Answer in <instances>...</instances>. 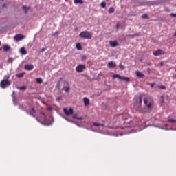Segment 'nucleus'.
Returning <instances> with one entry per match:
<instances>
[{"instance_id": "f257e3e1", "label": "nucleus", "mask_w": 176, "mask_h": 176, "mask_svg": "<svg viewBox=\"0 0 176 176\" xmlns=\"http://www.w3.org/2000/svg\"><path fill=\"white\" fill-rule=\"evenodd\" d=\"M118 121L123 122L126 127H133V122H134L127 114L114 116L113 123H117Z\"/></svg>"}, {"instance_id": "f03ea898", "label": "nucleus", "mask_w": 176, "mask_h": 176, "mask_svg": "<svg viewBox=\"0 0 176 176\" xmlns=\"http://www.w3.org/2000/svg\"><path fill=\"white\" fill-rule=\"evenodd\" d=\"M144 104L148 109H152L155 102H153V98L149 96H146L144 98Z\"/></svg>"}, {"instance_id": "7ed1b4c3", "label": "nucleus", "mask_w": 176, "mask_h": 176, "mask_svg": "<svg viewBox=\"0 0 176 176\" xmlns=\"http://www.w3.org/2000/svg\"><path fill=\"white\" fill-rule=\"evenodd\" d=\"M79 37L82 38L83 39H91L93 35L89 31H83L80 33Z\"/></svg>"}, {"instance_id": "20e7f679", "label": "nucleus", "mask_w": 176, "mask_h": 176, "mask_svg": "<svg viewBox=\"0 0 176 176\" xmlns=\"http://www.w3.org/2000/svg\"><path fill=\"white\" fill-rule=\"evenodd\" d=\"M10 81H9V76H7L6 79H3L0 82V86L2 89H5L6 86H10Z\"/></svg>"}, {"instance_id": "39448f33", "label": "nucleus", "mask_w": 176, "mask_h": 176, "mask_svg": "<svg viewBox=\"0 0 176 176\" xmlns=\"http://www.w3.org/2000/svg\"><path fill=\"white\" fill-rule=\"evenodd\" d=\"M25 111L28 115H30V116H33V118H35L36 111L34 107H29L28 109H26Z\"/></svg>"}, {"instance_id": "423d86ee", "label": "nucleus", "mask_w": 176, "mask_h": 176, "mask_svg": "<svg viewBox=\"0 0 176 176\" xmlns=\"http://www.w3.org/2000/svg\"><path fill=\"white\" fill-rule=\"evenodd\" d=\"M63 112L66 116H72L74 115V109L69 108L68 109L67 108H63Z\"/></svg>"}, {"instance_id": "0eeeda50", "label": "nucleus", "mask_w": 176, "mask_h": 176, "mask_svg": "<svg viewBox=\"0 0 176 176\" xmlns=\"http://www.w3.org/2000/svg\"><path fill=\"white\" fill-rule=\"evenodd\" d=\"M116 78H118V79H121L122 80H124V82H130V78L129 77H124V76H121L119 74H115L113 76V79H116Z\"/></svg>"}, {"instance_id": "6e6552de", "label": "nucleus", "mask_w": 176, "mask_h": 176, "mask_svg": "<svg viewBox=\"0 0 176 176\" xmlns=\"http://www.w3.org/2000/svg\"><path fill=\"white\" fill-rule=\"evenodd\" d=\"M135 103L140 109V108H141V105L142 104V96L137 97L135 98Z\"/></svg>"}, {"instance_id": "1a4fd4ad", "label": "nucleus", "mask_w": 176, "mask_h": 176, "mask_svg": "<svg viewBox=\"0 0 176 176\" xmlns=\"http://www.w3.org/2000/svg\"><path fill=\"white\" fill-rule=\"evenodd\" d=\"M85 69H86V66L85 65H78L76 68L77 72H83Z\"/></svg>"}, {"instance_id": "9d476101", "label": "nucleus", "mask_w": 176, "mask_h": 176, "mask_svg": "<svg viewBox=\"0 0 176 176\" xmlns=\"http://www.w3.org/2000/svg\"><path fill=\"white\" fill-rule=\"evenodd\" d=\"M163 54H164V51H163L161 49H158L155 52H153V56H155V57H157L159 56H162Z\"/></svg>"}, {"instance_id": "9b49d317", "label": "nucleus", "mask_w": 176, "mask_h": 176, "mask_svg": "<svg viewBox=\"0 0 176 176\" xmlns=\"http://www.w3.org/2000/svg\"><path fill=\"white\" fill-rule=\"evenodd\" d=\"M109 45L111 46V47H116V46H119V43H118V41L115 40L113 41H110Z\"/></svg>"}, {"instance_id": "f8f14e48", "label": "nucleus", "mask_w": 176, "mask_h": 176, "mask_svg": "<svg viewBox=\"0 0 176 176\" xmlns=\"http://www.w3.org/2000/svg\"><path fill=\"white\" fill-rule=\"evenodd\" d=\"M24 69H25L26 71H32V69H34V66L31 64L25 65L24 66Z\"/></svg>"}, {"instance_id": "ddd939ff", "label": "nucleus", "mask_w": 176, "mask_h": 176, "mask_svg": "<svg viewBox=\"0 0 176 176\" xmlns=\"http://www.w3.org/2000/svg\"><path fill=\"white\" fill-rule=\"evenodd\" d=\"M15 41H23L24 39V35L23 34H16L14 36Z\"/></svg>"}, {"instance_id": "4468645a", "label": "nucleus", "mask_w": 176, "mask_h": 176, "mask_svg": "<svg viewBox=\"0 0 176 176\" xmlns=\"http://www.w3.org/2000/svg\"><path fill=\"white\" fill-rule=\"evenodd\" d=\"M108 67L109 68H116V64L113 61H110L108 63Z\"/></svg>"}, {"instance_id": "2eb2a0df", "label": "nucleus", "mask_w": 176, "mask_h": 176, "mask_svg": "<svg viewBox=\"0 0 176 176\" xmlns=\"http://www.w3.org/2000/svg\"><path fill=\"white\" fill-rule=\"evenodd\" d=\"M135 74H136V76H138V78H144L145 77V75L143 74V73L140 71H136Z\"/></svg>"}, {"instance_id": "dca6fc26", "label": "nucleus", "mask_w": 176, "mask_h": 176, "mask_svg": "<svg viewBox=\"0 0 176 176\" xmlns=\"http://www.w3.org/2000/svg\"><path fill=\"white\" fill-rule=\"evenodd\" d=\"M83 101H84V105L85 107H87V105H89V104H90V100H89V98H84Z\"/></svg>"}, {"instance_id": "f3484780", "label": "nucleus", "mask_w": 176, "mask_h": 176, "mask_svg": "<svg viewBox=\"0 0 176 176\" xmlns=\"http://www.w3.org/2000/svg\"><path fill=\"white\" fill-rule=\"evenodd\" d=\"M22 9L24 10L25 14H27V13H28V11L30 10V9H31V7L30 6L27 7L25 6H23L22 7Z\"/></svg>"}, {"instance_id": "a211bd4d", "label": "nucleus", "mask_w": 176, "mask_h": 176, "mask_svg": "<svg viewBox=\"0 0 176 176\" xmlns=\"http://www.w3.org/2000/svg\"><path fill=\"white\" fill-rule=\"evenodd\" d=\"M20 53H21V54H23L24 56L25 54H27V50H25V47H21L20 50Z\"/></svg>"}, {"instance_id": "6ab92c4d", "label": "nucleus", "mask_w": 176, "mask_h": 176, "mask_svg": "<svg viewBox=\"0 0 176 176\" xmlns=\"http://www.w3.org/2000/svg\"><path fill=\"white\" fill-rule=\"evenodd\" d=\"M74 3L76 4V5H78V3L80 5H83L84 2H83V0H74Z\"/></svg>"}, {"instance_id": "aec40b11", "label": "nucleus", "mask_w": 176, "mask_h": 176, "mask_svg": "<svg viewBox=\"0 0 176 176\" xmlns=\"http://www.w3.org/2000/svg\"><path fill=\"white\" fill-rule=\"evenodd\" d=\"M73 119H76L77 120H83V117L78 116V115L73 116Z\"/></svg>"}, {"instance_id": "412c9836", "label": "nucleus", "mask_w": 176, "mask_h": 176, "mask_svg": "<svg viewBox=\"0 0 176 176\" xmlns=\"http://www.w3.org/2000/svg\"><path fill=\"white\" fill-rule=\"evenodd\" d=\"M3 50L4 52H9V50H10V47L9 45H4Z\"/></svg>"}, {"instance_id": "4be33fe9", "label": "nucleus", "mask_w": 176, "mask_h": 176, "mask_svg": "<svg viewBox=\"0 0 176 176\" xmlns=\"http://www.w3.org/2000/svg\"><path fill=\"white\" fill-rule=\"evenodd\" d=\"M109 14H112V13H113V12H115V8L113 7H111L109 10H108Z\"/></svg>"}, {"instance_id": "5701e85b", "label": "nucleus", "mask_w": 176, "mask_h": 176, "mask_svg": "<svg viewBox=\"0 0 176 176\" xmlns=\"http://www.w3.org/2000/svg\"><path fill=\"white\" fill-rule=\"evenodd\" d=\"M76 47L78 50H82V45L80 43H76Z\"/></svg>"}, {"instance_id": "b1692460", "label": "nucleus", "mask_w": 176, "mask_h": 176, "mask_svg": "<svg viewBox=\"0 0 176 176\" xmlns=\"http://www.w3.org/2000/svg\"><path fill=\"white\" fill-rule=\"evenodd\" d=\"M17 89L19 90H26L27 89V86L23 85V86L17 87Z\"/></svg>"}, {"instance_id": "393cba45", "label": "nucleus", "mask_w": 176, "mask_h": 176, "mask_svg": "<svg viewBox=\"0 0 176 176\" xmlns=\"http://www.w3.org/2000/svg\"><path fill=\"white\" fill-rule=\"evenodd\" d=\"M64 90H65V91L66 93H69V91L71 90V87H68V86H66V87H65Z\"/></svg>"}, {"instance_id": "a878e982", "label": "nucleus", "mask_w": 176, "mask_h": 176, "mask_svg": "<svg viewBox=\"0 0 176 176\" xmlns=\"http://www.w3.org/2000/svg\"><path fill=\"white\" fill-rule=\"evenodd\" d=\"M100 6H101V8H107V3H105L104 1L100 3Z\"/></svg>"}, {"instance_id": "bb28decb", "label": "nucleus", "mask_w": 176, "mask_h": 176, "mask_svg": "<svg viewBox=\"0 0 176 176\" xmlns=\"http://www.w3.org/2000/svg\"><path fill=\"white\" fill-rule=\"evenodd\" d=\"M37 83H42V82H43V80H42V78H38L36 79Z\"/></svg>"}, {"instance_id": "cd10ccee", "label": "nucleus", "mask_w": 176, "mask_h": 176, "mask_svg": "<svg viewBox=\"0 0 176 176\" xmlns=\"http://www.w3.org/2000/svg\"><path fill=\"white\" fill-rule=\"evenodd\" d=\"M94 126H95V127H100V126H104V124H101L97 122L94 123Z\"/></svg>"}, {"instance_id": "c85d7f7f", "label": "nucleus", "mask_w": 176, "mask_h": 176, "mask_svg": "<svg viewBox=\"0 0 176 176\" xmlns=\"http://www.w3.org/2000/svg\"><path fill=\"white\" fill-rule=\"evenodd\" d=\"M17 78H23L24 76V73H19L16 74Z\"/></svg>"}, {"instance_id": "c756f323", "label": "nucleus", "mask_w": 176, "mask_h": 176, "mask_svg": "<svg viewBox=\"0 0 176 176\" xmlns=\"http://www.w3.org/2000/svg\"><path fill=\"white\" fill-rule=\"evenodd\" d=\"M168 122H169V123H176V120L174 119H168Z\"/></svg>"}, {"instance_id": "7c9ffc66", "label": "nucleus", "mask_w": 176, "mask_h": 176, "mask_svg": "<svg viewBox=\"0 0 176 176\" xmlns=\"http://www.w3.org/2000/svg\"><path fill=\"white\" fill-rule=\"evenodd\" d=\"M87 58V56H86V55H82L81 56L82 61H85V60H86Z\"/></svg>"}, {"instance_id": "2f4dec72", "label": "nucleus", "mask_w": 176, "mask_h": 176, "mask_svg": "<svg viewBox=\"0 0 176 176\" xmlns=\"http://www.w3.org/2000/svg\"><path fill=\"white\" fill-rule=\"evenodd\" d=\"M40 115H42L43 120H45V119H46V116H45V113L41 112V113H40Z\"/></svg>"}, {"instance_id": "473e14b6", "label": "nucleus", "mask_w": 176, "mask_h": 176, "mask_svg": "<svg viewBox=\"0 0 176 176\" xmlns=\"http://www.w3.org/2000/svg\"><path fill=\"white\" fill-rule=\"evenodd\" d=\"M19 109H21L22 111H25V109L24 108V106H23V105L19 106Z\"/></svg>"}, {"instance_id": "72a5a7b5", "label": "nucleus", "mask_w": 176, "mask_h": 176, "mask_svg": "<svg viewBox=\"0 0 176 176\" xmlns=\"http://www.w3.org/2000/svg\"><path fill=\"white\" fill-rule=\"evenodd\" d=\"M142 19H148V14H144L142 16Z\"/></svg>"}, {"instance_id": "f704fd0d", "label": "nucleus", "mask_w": 176, "mask_h": 176, "mask_svg": "<svg viewBox=\"0 0 176 176\" xmlns=\"http://www.w3.org/2000/svg\"><path fill=\"white\" fill-rule=\"evenodd\" d=\"M8 63H13V58H8Z\"/></svg>"}, {"instance_id": "c9c22d12", "label": "nucleus", "mask_w": 176, "mask_h": 176, "mask_svg": "<svg viewBox=\"0 0 176 176\" xmlns=\"http://www.w3.org/2000/svg\"><path fill=\"white\" fill-rule=\"evenodd\" d=\"M160 89H162V90H164V89H166V86L161 85V86H160Z\"/></svg>"}, {"instance_id": "e433bc0d", "label": "nucleus", "mask_w": 176, "mask_h": 176, "mask_svg": "<svg viewBox=\"0 0 176 176\" xmlns=\"http://www.w3.org/2000/svg\"><path fill=\"white\" fill-rule=\"evenodd\" d=\"M128 36H129V38H135V34H129V35H128Z\"/></svg>"}, {"instance_id": "4c0bfd02", "label": "nucleus", "mask_w": 176, "mask_h": 176, "mask_svg": "<svg viewBox=\"0 0 176 176\" xmlns=\"http://www.w3.org/2000/svg\"><path fill=\"white\" fill-rule=\"evenodd\" d=\"M116 28H117V30H118L119 28H120V23H117V25H116Z\"/></svg>"}, {"instance_id": "58836bf2", "label": "nucleus", "mask_w": 176, "mask_h": 176, "mask_svg": "<svg viewBox=\"0 0 176 176\" xmlns=\"http://www.w3.org/2000/svg\"><path fill=\"white\" fill-rule=\"evenodd\" d=\"M170 16H172V17H176V13L175 14V13H171L170 14Z\"/></svg>"}, {"instance_id": "ea45409f", "label": "nucleus", "mask_w": 176, "mask_h": 176, "mask_svg": "<svg viewBox=\"0 0 176 176\" xmlns=\"http://www.w3.org/2000/svg\"><path fill=\"white\" fill-rule=\"evenodd\" d=\"M120 68L121 69H124V66H123L122 65H120Z\"/></svg>"}, {"instance_id": "a19ab883", "label": "nucleus", "mask_w": 176, "mask_h": 176, "mask_svg": "<svg viewBox=\"0 0 176 176\" xmlns=\"http://www.w3.org/2000/svg\"><path fill=\"white\" fill-rule=\"evenodd\" d=\"M2 8H6V3H4V4L2 6Z\"/></svg>"}, {"instance_id": "79ce46f5", "label": "nucleus", "mask_w": 176, "mask_h": 176, "mask_svg": "<svg viewBox=\"0 0 176 176\" xmlns=\"http://www.w3.org/2000/svg\"><path fill=\"white\" fill-rule=\"evenodd\" d=\"M46 50V48H43L42 50H41V52H45Z\"/></svg>"}, {"instance_id": "37998d69", "label": "nucleus", "mask_w": 176, "mask_h": 176, "mask_svg": "<svg viewBox=\"0 0 176 176\" xmlns=\"http://www.w3.org/2000/svg\"><path fill=\"white\" fill-rule=\"evenodd\" d=\"M134 35H135V36H138L140 35V34H135Z\"/></svg>"}, {"instance_id": "c03bdc74", "label": "nucleus", "mask_w": 176, "mask_h": 176, "mask_svg": "<svg viewBox=\"0 0 176 176\" xmlns=\"http://www.w3.org/2000/svg\"><path fill=\"white\" fill-rule=\"evenodd\" d=\"M154 85H155L154 83H152V84L151 85V87H153Z\"/></svg>"}, {"instance_id": "a18cd8bd", "label": "nucleus", "mask_w": 176, "mask_h": 176, "mask_svg": "<svg viewBox=\"0 0 176 176\" xmlns=\"http://www.w3.org/2000/svg\"><path fill=\"white\" fill-rule=\"evenodd\" d=\"M161 65L162 67H163V62H161Z\"/></svg>"}, {"instance_id": "49530a36", "label": "nucleus", "mask_w": 176, "mask_h": 176, "mask_svg": "<svg viewBox=\"0 0 176 176\" xmlns=\"http://www.w3.org/2000/svg\"><path fill=\"white\" fill-rule=\"evenodd\" d=\"M1 41H0V46H1Z\"/></svg>"}, {"instance_id": "de8ad7c7", "label": "nucleus", "mask_w": 176, "mask_h": 176, "mask_svg": "<svg viewBox=\"0 0 176 176\" xmlns=\"http://www.w3.org/2000/svg\"><path fill=\"white\" fill-rule=\"evenodd\" d=\"M107 1H109V0H107Z\"/></svg>"}]
</instances>
